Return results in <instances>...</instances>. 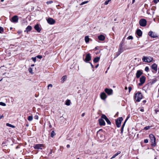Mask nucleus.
Listing matches in <instances>:
<instances>
[{
  "label": "nucleus",
  "mask_w": 159,
  "mask_h": 159,
  "mask_svg": "<svg viewBox=\"0 0 159 159\" xmlns=\"http://www.w3.org/2000/svg\"><path fill=\"white\" fill-rule=\"evenodd\" d=\"M150 138L151 140V145L153 147H155L156 145V138L152 134H150L149 135Z\"/></svg>",
  "instance_id": "f257e3e1"
},
{
  "label": "nucleus",
  "mask_w": 159,
  "mask_h": 159,
  "mask_svg": "<svg viewBox=\"0 0 159 159\" xmlns=\"http://www.w3.org/2000/svg\"><path fill=\"white\" fill-rule=\"evenodd\" d=\"M142 95L140 92H137L135 94L134 98L137 102H139L142 98Z\"/></svg>",
  "instance_id": "f03ea898"
},
{
  "label": "nucleus",
  "mask_w": 159,
  "mask_h": 159,
  "mask_svg": "<svg viewBox=\"0 0 159 159\" xmlns=\"http://www.w3.org/2000/svg\"><path fill=\"white\" fill-rule=\"evenodd\" d=\"M123 120V118L122 117H119L116 120V124L118 127H120L121 121Z\"/></svg>",
  "instance_id": "7ed1b4c3"
},
{
  "label": "nucleus",
  "mask_w": 159,
  "mask_h": 159,
  "mask_svg": "<svg viewBox=\"0 0 159 159\" xmlns=\"http://www.w3.org/2000/svg\"><path fill=\"white\" fill-rule=\"evenodd\" d=\"M143 61L147 62H150L152 61V58L150 57H143L142 59Z\"/></svg>",
  "instance_id": "20e7f679"
},
{
  "label": "nucleus",
  "mask_w": 159,
  "mask_h": 159,
  "mask_svg": "<svg viewBox=\"0 0 159 159\" xmlns=\"http://www.w3.org/2000/svg\"><path fill=\"white\" fill-rule=\"evenodd\" d=\"M146 80V77L144 76H142L140 78V83L138 84L140 86H142L145 82Z\"/></svg>",
  "instance_id": "39448f33"
},
{
  "label": "nucleus",
  "mask_w": 159,
  "mask_h": 159,
  "mask_svg": "<svg viewBox=\"0 0 159 159\" xmlns=\"http://www.w3.org/2000/svg\"><path fill=\"white\" fill-rule=\"evenodd\" d=\"M139 24L141 26H145L147 25V21L144 19H141L139 20Z\"/></svg>",
  "instance_id": "423d86ee"
},
{
  "label": "nucleus",
  "mask_w": 159,
  "mask_h": 159,
  "mask_svg": "<svg viewBox=\"0 0 159 159\" xmlns=\"http://www.w3.org/2000/svg\"><path fill=\"white\" fill-rule=\"evenodd\" d=\"M43 147V144H35L34 146V148L35 149H42V148Z\"/></svg>",
  "instance_id": "0eeeda50"
},
{
  "label": "nucleus",
  "mask_w": 159,
  "mask_h": 159,
  "mask_svg": "<svg viewBox=\"0 0 159 159\" xmlns=\"http://www.w3.org/2000/svg\"><path fill=\"white\" fill-rule=\"evenodd\" d=\"M48 23L50 25L54 24L55 22V21L54 20L51 18H49L47 20Z\"/></svg>",
  "instance_id": "6e6552de"
},
{
  "label": "nucleus",
  "mask_w": 159,
  "mask_h": 159,
  "mask_svg": "<svg viewBox=\"0 0 159 159\" xmlns=\"http://www.w3.org/2000/svg\"><path fill=\"white\" fill-rule=\"evenodd\" d=\"M91 59V57L89 53L87 54L86 56L84 61L86 62L89 61Z\"/></svg>",
  "instance_id": "1a4fd4ad"
},
{
  "label": "nucleus",
  "mask_w": 159,
  "mask_h": 159,
  "mask_svg": "<svg viewBox=\"0 0 159 159\" xmlns=\"http://www.w3.org/2000/svg\"><path fill=\"white\" fill-rule=\"evenodd\" d=\"M105 91L109 95H110L112 94L113 90L112 89L106 88L105 89Z\"/></svg>",
  "instance_id": "9d476101"
},
{
  "label": "nucleus",
  "mask_w": 159,
  "mask_h": 159,
  "mask_svg": "<svg viewBox=\"0 0 159 159\" xmlns=\"http://www.w3.org/2000/svg\"><path fill=\"white\" fill-rule=\"evenodd\" d=\"M148 35L149 36L153 38H155L157 37V35L152 31H150L149 32Z\"/></svg>",
  "instance_id": "9b49d317"
},
{
  "label": "nucleus",
  "mask_w": 159,
  "mask_h": 159,
  "mask_svg": "<svg viewBox=\"0 0 159 159\" xmlns=\"http://www.w3.org/2000/svg\"><path fill=\"white\" fill-rule=\"evenodd\" d=\"M143 74V72L142 71L139 70L137 71L136 74V77L137 78H139L140 76Z\"/></svg>",
  "instance_id": "f8f14e48"
},
{
  "label": "nucleus",
  "mask_w": 159,
  "mask_h": 159,
  "mask_svg": "<svg viewBox=\"0 0 159 159\" xmlns=\"http://www.w3.org/2000/svg\"><path fill=\"white\" fill-rule=\"evenodd\" d=\"M18 16H15L12 18L11 21L13 22H16L18 21Z\"/></svg>",
  "instance_id": "ddd939ff"
},
{
  "label": "nucleus",
  "mask_w": 159,
  "mask_h": 159,
  "mask_svg": "<svg viewBox=\"0 0 159 159\" xmlns=\"http://www.w3.org/2000/svg\"><path fill=\"white\" fill-rule=\"evenodd\" d=\"M100 97L102 99L104 100L107 98V96L105 93L102 92L100 95Z\"/></svg>",
  "instance_id": "4468645a"
},
{
  "label": "nucleus",
  "mask_w": 159,
  "mask_h": 159,
  "mask_svg": "<svg viewBox=\"0 0 159 159\" xmlns=\"http://www.w3.org/2000/svg\"><path fill=\"white\" fill-rule=\"evenodd\" d=\"M98 121L100 125L104 126L105 125V123L103 119H100L98 120Z\"/></svg>",
  "instance_id": "2eb2a0df"
},
{
  "label": "nucleus",
  "mask_w": 159,
  "mask_h": 159,
  "mask_svg": "<svg viewBox=\"0 0 159 159\" xmlns=\"http://www.w3.org/2000/svg\"><path fill=\"white\" fill-rule=\"evenodd\" d=\"M34 28L38 32H40L41 30L39 27V25L38 24H37L35 25Z\"/></svg>",
  "instance_id": "dca6fc26"
},
{
  "label": "nucleus",
  "mask_w": 159,
  "mask_h": 159,
  "mask_svg": "<svg viewBox=\"0 0 159 159\" xmlns=\"http://www.w3.org/2000/svg\"><path fill=\"white\" fill-rule=\"evenodd\" d=\"M136 34L139 36L140 37L142 35V32L140 30L138 29L136 31Z\"/></svg>",
  "instance_id": "f3484780"
},
{
  "label": "nucleus",
  "mask_w": 159,
  "mask_h": 159,
  "mask_svg": "<svg viewBox=\"0 0 159 159\" xmlns=\"http://www.w3.org/2000/svg\"><path fill=\"white\" fill-rule=\"evenodd\" d=\"M32 29L31 26L29 25L26 28L24 32L27 33H28L29 31H30Z\"/></svg>",
  "instance_id": "a211bd4d"
},
{
  "label": "nucleus",
  "mask_w": 159,
  "mask_h": 159,
  "mask_svg": "<svg viewBox=\"0 0 159 159\" xmlns=\"http://www.w3.org/2000/svg\"><path fill=\"white\" fill-rule=\"evenodd\" d=\"M151 67L152 69H153L155 71L157 70V66L155 64H154L151 66Z\"/></svg>",
  "instance_id": "6ab92c4d"
},
{
  "label": "nucleus",
  "mask_w": 159,
  "mask_h": 159,
  "mask_svg": "<svg viewBox=\"0 0 159 159\" xmlns=\"http://www.w3.org/2000/svg\"><path fill=\"white\" fill-rule=\"evenodd\" d=\"M105 37L103 35L101 34L98 36V39L101 41H103L105 39Z\"/></svg>",
  "instance_id": "aec40b11"
},
{
  "label": "nucleus",
  "mask_w": 159,
  "mask_h": 159,
  "mask_svg": "<svg viewBox=\"0 0 159 159\" xmlns=\"http://www.w3.org/2000/svg\"><path fill=\"white\" fill-rule=\"evenodd\" d=\"M120 48H119V52L120 53H121L123 51V49L122 48V43H121L119 46Z\"/></svg>",
  "instance_id": "412c9836"
},
{
  "label": "nucleus",
  "mask_w": 159,
  "mask_h": 159,
  "mask_svg": "<svg viewBox=\"0 0 159 159\" xmlns=\"http://www.w3.org/2000/svg\"><path fill=\"white\" fill-rule=\"evenodd\" d=\"M100 57H97L94 58L93 60V62L95 63L98 62L100 60Z\"/></svg>",
  "instance_id": "4be33fe9"
},
{
  "label": "nucleus",
  "mask_w": 159,
  "mask_h": 159,
  "mask_svg": "<svg viewBox=\"0 0 159 159\" xmlns=\"http://www.w3.org/2000/svg\"><path fill=\"white\" fill-rule=\"evenodd\" d=\"M121 153V152L120 151H118L111 158L112 159L114 158L119 154Z\"/></svg>",
  "instance_id": "5701e85b"
},
{
  "label": "nucleus",
  "mask_w": 159,
  "mask_h": 159,
  "mask_svg": "<svg viewBox=\"0 0 159 159\" xmlns=\"http://www.w3.org/2000/svg\"><path fill=\"white\" fill-rule=\"evenodd\" d=\"M70 100L69 99H67L66 101L65 104L67 106H69L70 105Z\"/></svg>",
  "instance_id": "b1692460"
},
{
  "label": "nucleus",
  "mask_w": 159,
  "mask_h": 159,
  "mask_svg": "<svg viewBox=\"0 0 159 159\" xmlns=\"http://www.w3.org/2000/svg\"><path fill=\"white\" fill-rule=\"evenodd\" d=\"M89 36H86L85 37V40L86 43H88L89 42Z\"/></svg>",
  "instance_id": "393cba45"
},
{
  "label": "nucleus",
  "mask_w": 159,
  "mask_h": 159,
  "mask_svg": "<svg viewBox=\"0 0 159 159\" xmlns=\"http://www.w3.org/2000/svg\"><path fill=\"white\" fill-rule=\"evenodd\" d=\"M33 119V116H29L28 117V120L29 121H31Z\"/></svg>",
  "instance_id": "a878e982"
},
{
  "label": "nucleus",
  "mask_w": 159,
  "mask_h": 159,
  "mask_svg": "<svg viewBox=\"0 0 159 159\" xmlns=\"http://www.w3.org/2000/svg\"><path fill=\"white\" fill-rule=\"evenodd\" d=\"M102 119H104L105 120L107 118V116L104 114H102L101 116Z\"/></svg>",
  "instance_id": "bb28decb"
},
{
  "label": "nucleus",
  "mask_w": 159,
  "mask_h": 159,
  "mask_svg": "<svg viewBox=\"0 0 159 159\" xmlns=\"http://www.w3.org/2000/svg\"><path fill=\"white\" fill-rule=\"evenodd\" d=\"M157 80L156 79L152 80L151 81L150 83L151 84H152L155 83L157 81Z\"/></svg>",
  "instance_id": "cd10ccee"
},
{
  "label": "nucleus",
  "mask_w": 159,
  "mask_h": 159,
  "mask_svg": "<svg viewBox=\"0 0 159 159\" xmlns=\"http://www.w3.org/2000/svg\"><path fill=\"white\" fill-rule=\"evenodd\" d=\"M55 134H55L54 131H52L51 133V137L53 138Z\"/></svg>",
  "instance_id": "c85d7f7f"
},
{
  "label": "nucleus",
  "mask_w": 159,
  "mask_h": 159,
  "mask_svg": "<svg viewBox=\"0 0 159 159\" xmlns=\"http://www.w3.org/2000/svg\"><path fill=\"white\" fill-rule=\"evenodd\" d=\"M107 122V123L108 124H109V125H110L111 124V122H110V121L108 119V118H107L106 120H105Z\"/></svg>",
  "instance_id": "c756f323"
},
{
  "label": "nucleus",
  "mask_w": 159,
  "mask_h": 159,
  "mask_svg": "<svg viewBox=\"0 0 159 159\" xmlns=\"http://www.w3.org/2000/svg\"><path fill=\"white\" fill-rule=\"evenodd\" d=\"M3 32H4L3 28L1 27H0V33H2Z\"/></svg>",
  "instance_id": "7c9ffc66"
},
{
  "label": "nucleus",
  "mask_w": 159,
  "mask_h": 159,
  "mask_svg": "<svg viewBox=\"0 0 159 159\" xmlns=\"http://www.w3.org/2000/svg\"><path fill=\"white\" fill-rule=\"evenodd\" d=\"M7 125V126H9V127H11L12 128H15V127L14 126L12 125H11L10 124H9V123H7V124H6Z\"/></svg>",
  "instance_id": "2f4dec72"
},
{
  "label": "nucleus",
  "mask_w": 159,
  "mask_h": 159,
  "mask_svg": "<svg viewBox=\"0 0 159 159\" xmlns=\"http://www.w3.org/2000/svg\"><path fill=\"white\" fill-rule=\"evenodd\" d=\"M66 78H67L66 76V75H64V76H63L62 77V78H61V79L63 80V82H64V81L66 80Z\"/></svg>",
  "instance_id": "473e14b6"
},
{
  "label": "nucleus",
  "mask_w": 159,
  "mask_h": 159,
  "mask_svg": "<svg viewBox=\"0 0 159 159\" xmlns=\"http://www.w3.org/2000/svg\"><path fill=\"white\" fill-rule=\"evenodd\" d=\"M150 126H148L145 127L144 128V129L146 130L149 129L150 128Z\"/></svg>",
  "instance_id": "72a5a7b5"
},
{
  "label": "nucleus",
  "mask_w": 159,
  "mask_h": 159,
  "mask_svg": "<svg viewBox=\"0 0 159 159\" xmlns=\"http://www.w3.org/2000/svg\"><path fill=\"white\" fill-rule=\"evenodd\" d=\"M111 0H107L104 3L105 5H107L108 4L109 2H110Z\"/></svg>",
  "instance_id": "f704fd0d"
},
{
  "label": "nucleus",
  "mask_w": 159,
  "mask_h": 159,
  "mask_svg": "<svg viewBox=\"0 0 159 159\" xmlns=\"http://www.w3.org/2000/svg\"><path fill=\"white\" fill-rule=\"evenodd\" d=\"M133 37L132 36H128L127 38V39H133Z\"/></svg>",
  "instance_id": "c9c22d12"
},
{
  "label": "nucleus",
  "mask_w": 159,
  "mask_h": 159,
  "mask_svg": "<svg viewBox=\"0 0 159 159\" xmlns=\"http://www.w3.org/2000/svg\"><path fill=\"white\" fill-rule=\"evenodd\" d=\"M88 2H89L88 1H84V2H83L80 4V5H83L84 4H86V3H87Z\"/></svg>",
  "instance_id": "e433bc0d"
},
{
  "label": "nucleus",
  "mask_w": 159,
  "mask_h": 159,
  "mask_svg": "<svg viewBox=\"0 0 159 159\" xmlns=\"http://www.w3.org/2000/svg\"><path fill=\"white\" fill-rule=\"evenodd\" d=\"M0 105L5 106L6 105V104L5 103H4V102H0Z\"/></svg>",
  "instance_id": "4c0bfd02"
},
{
  "label": "nucleus",
  "mask_w": 159,
  "mask_h": 159,
  "mask_svg": "<svg viewBox=\"0 0 159 159\" xmlns=\"http://www.w3.org/2000/svg\"><path fill=\"white\" fill-rule=\"evenodd\" d=\"M149 69L148 67V66L146 67L145 68V71L147 72H148L149 71Z\"/></svg>",
  "instance_id": "58836bf2"
},
{
  "label": "nucleus",
  "mask_w": 159,
  "mask_h": 159,
  "mask_svg": "<svg viewBox=\"0 0 159 159\" xmlns=\"http://www.w3.org/2000/svg\"><path fill=\"white\" fill-rule=\"evenodd\" d=\"M53 2V1H49L47 2L46 3L48 4H49L52 3Z\"/></svg>",
  "instance_id": "ea45409f"
},
{
  "label": "nucleus",
  "mask_w": 159,
  "mask_h": 159,
  "mask_svg": "<svg viewBox=\"0 0 159 159\" xmlns=\"http://www.w3.org/2000/svg\"><path fill=\"white\" fill-rule=\"evenodd\" d=\"M126 121H124V123L123 124V125H122V126L121 127H122V128H124V126H125V123H126Z\"/></svg>",
  "instance_id": "a19ab883"
},
{
  "label": "nucleus",
  "mask_w": 159,
  "mask_h": 159,
  "mask_svg": "<svg viewBox=\"0 0 159 159\" xmlns=\"http://www.w3.org/2000/svg\"><path fill=\"white\" fill-rule=\"evenodd\" d=\"M36 57L39 59H41L42 58V56L41 55H38Z\"/></svg>",
  "instance_id": "79ce46f5"
},
{
  "label": "nucleus",
  "mask_w": 159,
  "mask_h": 159,
  "mask_svg": "<svg viewBox=\"0 0 159 159\" xmlns=\"http://www.w3.org/2000/svg\"><path fill=\"white\" fill-rule=\"evenodd\" d=\"M52 87V84H49L48 85V89H49V87Z\"/></svg>",
  "instance_id": "37998d69"
},
{
  "label": "nucleus",
  "mask_w": 159,
  "mask_h": 159,
  "mask_svg": "<svg viewBox=\"0 0 159 159\" xmlns=\"http://www.w3.org/2000/svg\"><path fill=\"white\" fill-rule=\"evenodd\" d=\"M39 118V116L37 115H35L34 116V118L35 119L38 120Z\"/></svg>",
  "instance_id": "c03bdc74"
},
{
  "label": "nucleus",
  "mask_w": 159,
  "mask_h": 159,
  "mask_svg": "<svg viewBox=\"0 0 159 159\" xmlns=\"http://www.w3.org/2000/svg\"><path fill=\"white\" fill-rule=\"evenodd\" d=\"M32 59L34 62H35L36 61V58L35 57H32Z\"/></svg>",
  "instance_id": "a18cd8bd"
},
{
  "label": "nucleus",
  "mask_w": 159,
  "mask_h": 159,
  "mask_svg": "<svg viewBox=\"0 0 159 159\" xmlns=\"http://www.w3.org/2000/svg\"><path fill=\"white\" fill-rule=\"evenodd\" d=\"M144 142L145 143H148V140L147 139H145L144 140Z\"/></svg>",
  "instance_id": "49530a36"
},
{
  "label": "nucleus",
  "mask_w": 159,
  "mask_h": 159,
  "mask_svg": "<svg viewBox=\"0 0 159 159\" xmlns=\"http://www.w3.org/2000/svg\"><path fill=\"white\" fill-rule=\"evenodd\" d=\"M128 89H129V93H130L132 89V88L131 87H128Z\"/></svg>",
  "instance_id": "de8ad7c7"
},
{
  "label": "nucleus",
  "mask_w": 159,
  "mask_h": 159,
  "mask_svg": "<svg viewBox=\"0 0 159 159\" xmlns=\"http://www.w3.org/2000/svg\"><path fill=\"white\" fill-rule=\"evenodd\" d=\"M153 2L155 3H157L158 2H159V0H154Z\"/></svg>",
  "instance_id": "09e8293b"
},
{
  "label": "nucleus",
  "mask_w": 159,
  "mask_h": 159,
  "mask_svg": "<svg viewBox=\"0 0 159 159\" xmlns=\"http://www.w3.org/2000/svg\"><path fill=\"white\" fill-rule=\"evenodd\" d=\"M123 129H124V128H122V127L121 128V129H120V131H121V133L122 134L123 133Z\"/></svg>",
  "instance_id": "8fccbe9b"
},
{
  "label": "nucleus",
  "mask_w": 159,
  "mask_h": 159,
  "mask_svg": "<svg viewBox=\"0 0 159 159\" xmlns=\"http://www.w3.org/2000/svg\"><path fill=\"white\" fill-rule=\"evenodd\" d=\"M129 115H128L126 119H125V121H126V122L127 121V120H128V119L129 118Z\"/></svg>",
  "instance_id": "3c124183"
},
{
  "label": "nucleus",
  "mask_w": 159,
  "mask_h": 159,
  "mask_svg": "<svg viewBox=\"0 0 159 159\" xmlns=\"http://www.w3.org/2000/svg\"><path fill=\"white\" fill-rule=\"evenodd\" d=\"M32 71V69L31 68H30L29 69V71L30 73H31V72Z\"/></svg>",
  "instance_id": "603ef678"
},
{
  "label": "nucleus",
  "mask_w": 159,
  "mask_h": 159,
  "mask_svg": "<svg viewBox=\"0 0 159 159\" xmlns=\"http://www.w3.org/2000/svg\"><path fill=\"white\" fill-rule=\"evenodd\" d=\"M102 129H100L98 131H97V134H98V133L100 131H102Z\"/></svg>",
  "instance_id": "864d4df0"
},
{
  "label": "nucleus",
  "mask_w": 159,
  "mask_h": 159,
  "mask_svg": "<svg viewBox=\"0 0 159 159\" xmlns=\"http://www.w3.org/2000/svg\"><path fill=\"white\" fill-rule=\"evenodd\" d=\"M66 147L67 148H69L70 147V145L69 144H67V145H66Z\"/></svg>",
  "instance_id": "5fc2aeb1"
},
{
  "label": "nucleus",
  "mask_w": 159,
  "mask_h": 159,
  "mask_svg": "<svg viewBox=\"0 0 159 159\" xmlns=\"http://www.w3.org/2000/svg\"><path fill=\"white\" fill-rule=\"evenodd\" d=\"M140 111H141L142 112H143L144 111V110L143 109H140Z\"/></svg>",
  "instance_id": "6e6d98bb"
},
{
  "label": "nucleus",
  "mask_w": 159,
  "mask_h": 159,
  "mask_svg": "<svg viewBox=\"0 0 159 159\" xmlns=\"http://www.w3.org/2000/svg\"><path fill=\"white\" fill-rule=\"evenodd\" d=\"M84 115H85V113H82V115H81V116H82V117H83V116H84Z\"/></svg>",
  "instance_id": "4d7b16f0"
},
{
  "label": "nucleus",
  "mask_w": 159,
  "mask_h": 159,
  "mask_svg": "<svg viewBox=\"0 0 159 159\" xmlns=\"http://www.w3.org/2000/svg\"><path fill=\"white\" fill-rule=\"evenodd\" d=\"M99 66V65L98 64L96 65V66H95V68H97L98 66Z\"/></svg>",
  "instance_id": "13d9d810"
},
{
  "label": "nucleus",
  "mask_w": 159,
  "mask_h": 159,
  "mask_svg": "<svg viewBox=\"0 0 159 159\" xmlns=\"http://www.w3.org/2000/svg\"><path fill=\"white\" fill-rule=\"evenodd\" d=\"M90 65L92 68H93V66L91 63H90Z\"/></svg>",
  "instance_id": "bf43d9fd"
},
{
  "label": "nucleus",
  "mask_w": 159,
  "mask_h": 159,
  "mask_svg": "<svg viewBox=\"0 0 159 159\" xmlns=\"http://www.w3.org/2000/svg\"><path fill=\"white\" fill-rule=\"evenodd\" d=\"M146 102V100H144L143 101V102L144 103H145Z\"/></svg>",
  "instance_id": "052dcab7"
},
{
  "label": "nucleus",
  "mask_w": 159,
  "mask_h": 159,
  "mask_svg": "<svg viewBox=\"0 0 159 159\" xmlns=\"http://www.w3.org/2000/svg\"><path fill=\"white\" fill-rule=\"evenodd\" d=\"M125 90H127V87H125Z\"/></svg>",
  "instance_id": "680f3d73"
},
{
  "label": "nucleus",
  "mask_w": 159,
  "mask_h": 159,
  "mask_svg": "<svg viewBox=\"0 0 159 159\" xmlns=\"http://www.w3.org/2000/svg\"><path fill=\"white\" fill-rule=\"evenodd\" d=\"M135 0H132L133 3H134L135 2Z\"/></svg>",
  "instance_id": "e2e57ef3"
},
{
  "label": "nucleus",
  "mask_w": 159,
  "mask_h": 159,
  "mask_svg": "<svg viewBox=\"0 0 159 159\" xmlns=\"http://www.w3.org/2000/svg\"><path fill=\"white\" fill-rule=\"evenodd\" d=\"M34 66V64H33V65H31V66Z\"/></svg>",
  "instance_id": "0e129e2a"
},
{
  "label": "nucleus",
  "mask_w": 159,
  "mask_h": 159,
  "mask_svg": "<svg viewBox=\"0 0 159 159\" xmlns=\"http://www.w3.org/2000/svg\"><path fill=\"white\" fill-rule=\"evenodd\" d=\"M4 1V0H1V1L2 2H3V1Z\"/></svg>",
  "instance_id": "69168bd1"
},
{
  "label": "nucleus",
  "mask_w": 159,
  "mask_h": 159,
  "mask_svg": "<svg viewBox=\"0 0 159 159\" xmlns=\"http://www.w3.org/2000/svg\"><path fill=\"white\" fill-rule=\"evenodd\" d=\"M155 111H156V113H157V111H157V110H155Z\"/></svg>",
  "instance_id": "338daca9"
},
{
  "label": "nucleus",
  "mask_w": 159,
  "mask_h": 159,
  "mask_svg": "<svg viewBox=\"0 0 159 159\" xmlns=\"http://www.w3.org/2000/svg\"><path fill=\"white\" fill-rule=\"evenodd\" d=\"M155 111H156V113H157V111H157V110H155Z\"/></svg>",
  "instance_id": "774afa93"
}]
</instances>
